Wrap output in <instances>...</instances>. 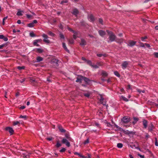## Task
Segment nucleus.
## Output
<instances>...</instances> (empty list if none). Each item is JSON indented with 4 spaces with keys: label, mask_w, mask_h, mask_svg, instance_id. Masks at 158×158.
Wrapping results in <instances>:
<instances>
[{
    "label": "nucleus",
    "mask_w": 158,
    "mask_h": 158,
    "mask_svg": "<svg viewBox=\"0 0 158 158\" xmlns=\"http://www.w3.org/2000/svg\"><path fill=\"white\" fill-rule=\"evenodd\" d=\"M106 32L109 35V40L108 41V42H110L115 41L116 39V36L115 34L112 31H110L108 30H106Z\"/></svg>",
    "instance_id": "f257e3e1"
},
{
    "label": "nucleus",
    "mask_w": 158,
    "mask_h": 158,
    "mask_svg": "<svg viewBox=\"0 0 158 158\" xmlns=\"http://www.w3.org/2000/svg\"><path fill=\"white\" fill-rule=\"evenodd\" d=\"M67 28L70 31L72 32L74 34L73 35V38L74 39H75L77 38V32L73 30L69 27H67Z\"/></svg>",
    "instance_id": "f03ea898"
},
{
    "label": "nucleus",
    "mask_w": 158,
    "mask_h": 158,
    "mask_svg": "<svg viewBox=\"0 0 158 158\" xmlns=\"http://www.w3.org/2000/svg\"><path fill=\"white\" fill-rule=\"evenodd\" d=\"M42 36H43V37L44 38L43 40V41L44 42L47 44H49L50 43V41L48 39V37L47 35H46L45 34H43L42 35Z\"/></svg>",
    "instance_id": "7ed1b4c3"
},
{
    "label": "nucleus",
    "mask_w": 158,
    "mask_h": 158,
    "mask_svg": "<svg viewBox=\"0 0 158 158\" xmlns=\"http://www.w3.org/2000/svg\"><path fill=\"white\" fill-rule=\"evenodd\" d=\"M62 143L65 144L68 147L70 146V143L68 142V141L65 138H63L62 140Z\"/></svg>",
    "instance_id": "20e7f679"
},
{
    "label": "nucleus",
    "mask_w": 158,
    "mask_h": 158,
    "mask_svg": "<svg viewBox=\"0 0 158 158\" xmlns=\"http://www.w3.org/2000/svg\"><path fill=\"white\" fill-rule=\"evenodd\" d=\"M129 62L127 61H124L122 64V67L123 69H126L129 64Z\"/></svg>",
    "instance_id": "39448f33"
},
{
    "label": "nucleus",
    "mask_w": 158,
    "mask_h": 158,
    "mask_svg": "<svg viewBox=\"0 0 158 158\" xmlns=\"http://www.w3.org/2000/svg\"><path fill=\"white\" fill-rule=\"evenodd\" d=\"M79 13V11L77 8H74L72 12V14L75 16L76 17H77Z\"/></svg>",
    "instance_id": "423d86ee"
},
{
    "label": "nucleus",
    "mask_w": 158,
    "mask_h": 158,
    "mask_svg": "<svg viewBox=\"0 0 158 158\" xmlns=\"http://www.w3.org/2000/svg\"><path fill=\"white\" fill-rule=\"evenodd\" d=\"M88 20L92 22H93L95 20V18L94 16L92 14L89 15L88 16Z\"/></svg>",
    "instance_id": "0eeeda50"
},
{
    "label": "nucleus",
    "mask_w": 158,
    "mask_h": 158,
    "mask_svg": "<svg viewBox=\"0 0 158 158\" xmlns=\"http://www.w3.org/2000/svg\"><path fill=\"white\" fill-rule=\"evenodd\" d=\"M37 21L36 20H34L32 23H29L27 24V26L30 27H32L34 26V24L36 23Z\"/></svg>",
    "instance_id": "6e6552de"
},
{
    "label": "nucleus",
    "mask_w": 158,
    "mask_h": 158,
    "mask_svg": "<svg viewBox=\"0 0 158 158\" xmlns=\"http://www.w3.org/2000/svg\"><path fill=\"white\" fill-rule=\"evenodd\" d=\"M122 121L125 123H127L130 121L129 118L126 117H123L122 119Z\"/></svg>",
    "instance_id": "1a4fd4ad"
},
{
    "label": "nucleus",
    "mask_w": 158,
    "mask_h": 158,
    "mask_svg": "<svg viewBox=\"0 0 158 158\" xmlns=\"http://www.w3.org/2000/svg\"><path fill=\"white\" fill-rule=\"evenodd\" d=\"M6 131H8L10 134V135H12L14 133V131L13 129L10 127H7L6 128Z\"/></svg>",
    "instance_id": "9d476101"
},
{
    "label": "nucleus",
    "mask_w": 158,
    "mask_h": 158,
    "mask_svg": "<svg viewBox=\"0 0 158 158\" xmlns=\"http://www.w3.org/2000/svg\"><path fill=\"white\" fill-rule=\"evenodd\" d=\"M136 43V41H130L129 42V43L128 44V45L130 46H132L135 45V44Z\"/></svg>",
    "instance_id": "9b49d317"
},
{
    "label": "nucleus",
    "mask_w": 158,
    "mask_h": 158,
    "mask_svg": "<svg viewBox=\"0 0 158 158\" xmlns=\"http://www.w3.org/2000/svg\"><path fill=\"white\" fill-rule=\"evenodd\" d=\"M98 33L99 35L102 37L103 36L106 34L105 32L104 31L102 30H99L98 31Z\"/></svg>",
    "instance_id": "f8f14e48"
},
{
    "label": "nucleus",
    "mask_w": 158,
    "mask_h": 158,
    "mask_svg": "<svg viewBox=\"0 0 158 158\" xmlns=\"http://www.w3.org/2000/svg\"><path fill=\"white\" fill-rule=\"evenodd\" d=\"M86 41L83 39H81V42L80 43V45L81 46H84L86 44Z\"/></svg>",
    "instance_id": "ddd939ff"
},
{
    "label": "nucleus",
    "mask_w": 158,
    "mask_h": 158,
    "mask_svg": "<svg viewBox=\"0 0 158 158\" xmlns=\"http://www.w3.org/2000/svg\"><path fill=\"white\" fill-rule=\"evenodd\" d=\"M143 124L144 128H146L148 125L147 121L146 120H143Z\"/></svg>",
    "instance_id": "4468645a"
},
{
    "label": "nucleus",
    "mask_w": 158,
    "mask_h": 158,
    "mask_svg": "<svg viewBox=\"0 0 158 158\" xmlns=\"http://www.w3.org/2000/svg\"><path fill=\"white\" fill-rule=\"evenodd\" d=\"M100 98L99 99H100V102L103 104V105H105L106 103H105L103 102V101L104 100V98H103V97L102 95H100Z\"/></svg>",
    "instance_id": "2eb2a0df"
},
{
    "label": "nucleus",
    "mask_w": 158,
    "mask_h": 158,
    "mask_svg": "<svg viewBox=\"0 0 158 158\" xmlns=\"http://www.w3.org/2000/svg\"><path fill=\"white\" fill-rule=\"evenodd\" d=\"M58 128L60 132L62 133H64L66 131L61 126H58Z\"/></svg>",
    "instance_id": "dca6fc26"
},
{
    "label": "nucleus",
    "mask_w": 158,
    "mask_h": 158,
    "mask_svg": "<svg viewBox=\"0 0 158 158\" xmlns=\"http://www.w3.org/2000/svg\"><path fill=\"white\" fill-rule=\"evenodd\" d=\"M123 40L122 39H116L115 41L119 43H121L123 42Z\"/></svg>",
    "instance_id": "f3484780"
},
{
    "label": "nucleus",
    "mask_w": 158,
    "mask_h": 158,
    "mask_svg": "<svg viewBox=\"0 0 158 158\" xmlns=\"http://www.w3.org/2000/svg\"><path fill=\"white\" fill-rule=\"evenodd\" d=\"M81 78L83 79V80H84L86 83H88L90 81V80L88 78L85 77H81Z\"/></svg>",
    "instance_id": "a211bd4d"
},
{
    "label": "nucleus",
    "mask_w": 158,
    "mask_h": 158,
    "mask_svg": "<svg viewBox=\"0 0 158 158\" xmlns=\"http://www.w3.org/2000/svg\"><path fill=\"white\" fill-rule=\"evenodd\" d=\"M81 77H82V76H81L80 77H78L77 78V80L76 81L77 82H81V81L83 80V79L81 78Z\"/></svg>",
    "instance_id": "6ab92c4d"
},
{
    "label": "nucleus",
    "mask_w": 158,
    "mask_h": 158,
    "mask_svg": "<svg viewBox=\"0 0 158 158\" xmlns=\"http://www.w3.org/2000/svg\"><path fill=\"white\" fill-rule=\"evenodd\" d=\"M43 60V58L41 57L40 56H38L36 58V61L37 62H40L42 61Z\"/></svg>",
    "instance_id": "aec40b11"
},
{
    "label": "nucleus",
    "mask_w": 158,
    "mask_h": 158,
    "mask_svg": "<svg viewBox=\"0 0 158 158\" xmlns=\"http://www.w3.org/2000/svg\"><path fill=\"white\" fill-rule=\"evenodd\" d=\"M120 98L126 102H127L128 101V99L127 98H126L123 96H121L120 97Z\"/></svg>",
    "instance_id": "412c9836"
},
{
    "label": "nucleus",
    "mask_w": 158,
    "mask_h": 158,
    "mask_svg": "<svg viewBox=\"0 0 158 158\" xmlns=\"http://www.w3.org/2000/svg\"><path fill=\"white\" fill-rule=\"evenodd\" d=\"M62 46H63V48L66 51L68 52H69V51L68 49L66 46L65 44L64 43H62Z\"/></svg>",
    "instance_id": "4be33fe9"
},
{
    "label": "nucleus",
    "mask_w": 158,
    "mask_h": 158,
    "mask_svg": "<svg viewBox=\"0 0 158 158\" xmlns=\"http://www.w3.org/2000/svg\"><path fill=\"white\" fill-rule=\"evenodd\" d=\"M38 42L36 40H34L33 42V44L34 45L36 46H39L40 45L38 44Z\"/></svg>",
    "instance_id": "5701e85b"
},
{
    "label": "nucleus",
    "mask_w": 158,
    "mask_h": 158,
    "mask_svg": "<svg viewBox=\"0 0 158 158\" xmlns=\"http://www.w3.org/2000/svg\"><path fill=\"white\" fill-rule=\"evenodd\" d=\"M13 125L14 126L17 125L19 126L20 125V122L18 121H14L13 122Z\"/></svg>",
    "instance_id": "b1692460"
},
{
    "label": "nucleus",
    "mask_w": 158,
    "mask_h": 158,
    "mask_svg": "<svg viewBox=\"0 0 158 158\" xmlns=\"http://www.w3.org/2000/svg\"><path fill=\"white\" fill-rule=\"evenodd\" d=\"M102 75L103 76L106 77L107 76V73L105 71H102Z\"/></svg>",
    "instance_id": "393cba45"
},
{
    "label": "nucleus",
    "mask_w": 158,
    "mask_h": 158,
    "mask_svg": "<svg viewBox=\"0 0 158 158\" xmlns=\"http://www.w3.org/2000/svg\"><path fill=\"white\" fill-rule=\"evenodd\" d=\"M17 69H18L19 70H21L22 69H25V67L24 66H17Z\"/></svg>",
    "instance_id": "a878e982"
},
{
    "label": "nucleus",
    "mask_w": 158,
    "mask_h": 158,
    "mask_svg": "<svg viewBox=\"0 0 158 158\" xmlns=\"http://www.w3.org/2000/svg\"><path fill=\"white\" fill-rule=\"evenodd\" d=\"M81 158H91V155L89 154H88V156H81Z\"/></svg>",
    "instance_id": "bb28decb"
},
{
    "label": "nucleus",
    "mask_w": 158,
    "mask_h": 158,
    "mask_svg": "<svg viewBox=\"0 0 158 158\" xmlns=\"http://www.w3.org/2000/svg\"><path fill=\"white\" fill-rule=\"evenodd\" d=\"M48 34L50 36L53 37L55 36V35L51 31H49L48 32Z\"/></svg>",
    "instance_id": "cd10ccee"
},
{
    "label": "nucleus",
    "mask_w": 158,
    "mask_h": 158,
    "mask_svg": "<svg viewBox=\"0 0 158 158\" xmlns=\"http://www.w3.org/2000/svg\"><path fill=\"white\" fill-rule=\"evenodd\" d=\"M123 144L122 143H118L117 144V147L119 148H121L123 147Z\"/></svg>",
    "instance_id": "c85d7f7f"
},
{
    "label": "nucleus",
    "mask_w": 158,
    "mask_h": 158,
    "mask_svg": "<svg viewBox=\"0 0 158 158\" xmlns=\"http://www.w3.org/2000/svg\"><path fill=\"white\" fill-rule=\"evenodd\" d=\"M114 74L117 77H120V75L119 73L117 71H115L114 72Z\"/></svg>",
    "instance_id": "c756f323"
},
{
    "label": "nucleus",
    "mask_w": 158,
    "mask_h": 158,
    "mask_svg": "<svg viewBox=\"0 0 158 158\" xmlns=\"http://www.w3.org/2000/svg\"><path fill=\"white\" fill-rule=\"evenodd\" d=\"M36 51L38 53H41L43 52V50L40 48H37L36 49Z\"/></svg>",
    "instance_id": "7c9ffc66"
},
{
    "label": "nucleus",
    "mask_w": 158,
    "mask_h": 158,
    "mask_svg": "<svg viewBox=\"0 0 158 158\" xmlns=\"http://www.w3.org/2000/svg\"><path fill=\"white\" fill-rule=\"evenodd\" d=\"M30 35L31 37H34L36 36V35L34 34L33 31H32L30 33Z\"/></svg>",
    "instance_id": "2f4dec72"
},
{
    "label": "nucleus",
    "mask_w": 158,
    "mask_h": 158,
    "mask_svg": "<svg viewBox=\"0 0 158 158\" xmlns=\"http://www.w3.org/2000/svg\"><path fill=\"white\" fill-rule=\"evenodd\" d=\"M19 118H23L24 119H26L27 118V116L26 115H20Z\"/></svg>",
    "instance_id": "473e14b6"
},
{
    "label": "nucleus",
    "mask_w": 158,
    "mask_h": 158,
    "mask_svg": "<svg viewBox=\"0 0 158 158\" xmlns=\"http://www.w3.org/2000/svg\"><path fill=\"white\" fill-rule=\"evenodd\" d=\"M23 11H18L17 13V15L18 16H22L23 15V14H22V12Z\"/></svg>",
    "instance_id": "72a5a7b5"
},
{
    "label": "nucleus",
    "mask_w": 158,
    "mask_h": 158,
    "mask_svg": "<svg viewBox=\"0 0 158 158\" xmlns=\"http://www.w3.org/2000/svg\"><path fill=\"white\" fill-rule=\"evenodd\" d=\"M86 62L87 63L89 64V65H90L91 66H92V62L90 60H87L86 61Z\"/></svg>",
    "instance_id": "f704fd0d"
},
{
    "label": "nucleus",
    "mask_w": 158,
    "mask_h": 158,
    "mask_svg": "<svg viewBox=\"0 0 158 158\" xmlns=\"http://www.w3.org/2000/svg\"><path fill=\"white\" fill-rule=\"evenodd\" d=\"M56 146L58 148L61 146V144L59 142V141H58L57 142Z\"/></svg>",
    "instance_id": "c9c22d12"
},
{
    "label": "nucleus",
    "mask_w": 158,
    "mask_h": 158,
    "mask_svg": "<svg viewBox=\"0 0 158 158\" xmlns=\"http://www.w3.org/2000/svg\"><path fill=\"white\" fill-rule=\"evenodd\" d=\"M92 68L97 69L98 68V66L97 65L92 64V66H91Z\"/></svg>",
    "instance_id": "e433bc0d"
},
{
    "label": "nucleus",
    "mask_w": 158,
    "mask_h": 158,
    "mask_svg": "<svg viewBox=\"0 0 158 158\" xmlns=\"http://www.w3.org/2000/svg\"><path fill=\"white\" fill-rule=\"evenodd\" d=\"M69 43L70 44H73L74 42V40L72 39H70L69 40Z\"/></svg>",
    "instance_id": "4c0bfd02"
},
{
    "label": "nucleus",
    "mask_w": 158,
    "mask_h": 158,
    "mask_svg": "<svg viewBox=\"0 0 158 158\" xmlns=\"http://www.w3.org/2000/svg\"><path fill=\"white\" fill-rule=\"evenodd\" d=\"M99 22L102 25H103V20L102 19L100 18L99 19Z\"/></svg>",
    "instance_id": "58836bf2"
},
{
    "label": "nucleus",
    "mask_w": 158,
    "mask_h": 158,
    "mask_svg": "<svg viewBox=\"0 0 158 158\" xmlns=\"http://www.w3.org/2000/svg\"><path fill=\"white\" fill-rule=\"evenodd\" d=\"M97 55L99 57H101L102 56H105L106 54H97Z\"/></svg>",
    "instance_id": "ea45409f"
},
{
    "label": "nucleus",
    "mask_w": 158,
    "mask_h": 158,
    "mask_svg": "<svg viewBox=\"0 0 158 158\" xmlns=\"http://www.w3.org/2000/svg\"><path fill=\"white\" fill-rule=\"evenodd\" d=\"M89 139H88L84 142V144H86L89 143Z\"/></svg>",
    "instance_id": "a19ab883"
},
{
    "label": "nucleus",
    "mask_w": 158,
    "mask_h": 158,
    "mask_svg": "<svg viewBox=\"0 0 158 158\" xmlns=\"http://www.w3.org/2000/svg\"><path fill=\"white\" fill-rule=\"evenodd\" d=\"M26 16L27 18L29 19H31V18L32 17V15L28 14H27Z\"/></svg>",
    "instance_id": "79ce46f5"
},
{
    "label": "nucleus",
    "mask_w": 158,
    "mask_h": 158,
    "mask_svg": "<svg viewBox=\"0 0 158 158\" xmlns=\"http://www.w3.org/2000/svg\"><path fill=\"white\" fill-rule=\"evenodd\" d=\"M66 150L65 148H62L60 151V152H64Z\"/></svg>",
    "instance_id": "37998d69"
},
{
    "label": "nucleus",
    "mask_w": 158,
    "mask_h": 158,
    "mask_svg": "<svg viewBox=\"0 0 158 158\" xmlns=\"http://www.w3.org/2000/svg\"><path fill=\"white\" fill-rule=\"evenodd\" d=\"M84 95L85 96L87 97H89L90 96V94L88 93H85Z\"/></svg>",
    "instance_id": "c03bdc74"
},
{
    "label": "nucleus",
    "mask_w": 158,
    "mask_h": 158,
    "mask_svg": "<svg viewBox=\"0 0 158 158\" xmlns=\"http://www.w3.org/2000/svg\"><path fill=\"white\" fill-rule=\"evenodd\" d=\"M147 36H145L143 37H142L141 38V40L142 41H144V40L147 39Z\"/></svg>",
    "instance_id": "a18cd8bd"
},
{
    "label": "nucleus",
    "mask_w": 158,
    "mask_h": 158,
    "mask_svg": "<svg viewBox=\"0 0 158 158\" xmlns=\"http://www.w3.org/2000/svg\"><path fill=\"white\" fill-rule=\"evenodd\" d=\"M60 36L61 39H64V36L63 34L62 33H60Z\"/></svg>",
    "instance_id": "49530a36"
},
{
    "label": "nucleus",
    "mask_w": 158,
    "mask_h": 158,
    "mask_svg": "<svg viewBox=\"0 0 158 158\" xmlns=\"http://www.w3.org/2000/svg\"><path fill=\"white\" fill-rule=\"evenodd\" d=\"M153 54L156 57L158 58V52H154Z\"/></svg>",
    "instance_id": "de8ad7c7"
},
{
    "label": "nucleus",
    "mask_w": 158,
    "mask_h": 158,
    "mask_svg": "<svg viewBox=\"0 0 158 158\" xmlns=\"http://www.w3.org/2000/svg\"><path fill=\"white\" fill-rule=\"evenodd\" d=\"M68 2V1L67 0H65V1H62L61 2V4H63L64 3H67Z\"/></svg>",
    "instance_id": "09e8293b"
},
{
    "label": "nucleus",
    "mask_w": 158,
    "mask_h": 158,
    "mask_svg": "<svg viewBox=\"0 0 158 158\" xmlns=\"http://www.w3.org/2000/svg\"><path fill=\"white\" fill-rule=\"evenodd\" d=\"M140 44V46L142 47H144L145 46V44H143V43L141 42H139Z\"/></svg>",
    "instance_id": "8fccbe9b"
},
{
    "label": "nucleus",
    "mask_w": 158,
    "mask_h": 158,
    "mask_svg": "<svg viewBox=\"0 0 158 158\" xmlns=\"http://www.w3.org/2000/svg\"><path fill=\"white\" fill-rule=\"evenodd\" d=\"M155 139H156V141H155V145L156 146H158V142H157V141L156 138H155Z\"/></svg>",
    "instance_id": "3c124183"
},
{
    "label": "nucleus",
    "mask_w": 158,
    "mask_h": 158,
    "mask_svg": "<svg viewBox=\"0 0 158 158\" xmlns=\"http://www.w3.org/2000/svg\"><path fill=\"white\" fill-rule=\"evenodd\" d=\"M138 155L140 157L142 158H144V155H140V154L138 153Z\"/></svg>",
    "instance_id": "603ef678"
},
{
    "label": "nucleus",
    "mask_w": 158,
    "mask_h": 158,
    "mask_svg": "<svg viewBox=\"0 0 158 158\" xmlns=\"http://www.w3.org/2000/svg\"><path fill=\"white\" fill-rule=\"evenodd\" d=\"M3 39L5 41H6L8 40L7 38L5 36L4 37V38H3Z\"/></svg>",
    "instance_id": "864d4df0"
},
{
    "label": "nucleus",
    "mask_w": 158,
    "mask_h": 158,
    "mask_svg": "<svg viewBox=\"0 0 158 158\" xmlns=\"http://www.w3.org/2000/svg\"><path fill=\"white\" fill-rule=\"evenodd\" d=\"M46 139L49 141H51L52 140V137L49 138H47Z\"/></svg>",
    "instance_id": "5fc2aeb1"
},
{
    "label": "nucleus",
    "mask_w": 158,
    "mask_h": 158,
    "mask_svg": "<svg viewBox=\"0 0 158 158\" xmlns=\"http://www.w3.org/2000/svg\"><path fill=\"white\" fill-rule=\"evenodd\" d=\"M145 45L148 48H149L150 47V45L149 44H147V43H145Z\"/></svg>",
    "instance_id": "6e6d98bb"
},
{
    "label": "nucleus",
    "mask_w": 158,
    "mask_h": 158,
    "mask_svg": "<svg viewBox=\"0 0 158 158\" xmlns=\"http://www.w3.org/2000/svg\"><path fill=\"white\" fill-rule=\"evenodd\" d=\"M5 44H2L0 45V49H2L5 46Z\"/></svg>",
    "instance_id": "4d7b16f0"
},
{
    "label": "nucleus",
    "mask_w": 158,
    "mask_h": 158,
    "mask_svg": "<svg viewBox=\"0 0 158 158\" xmlns=\"http://www.w3.org/2000/svg\"><path fill=\"white\" fill-rule=\"evenodd\" d=\"M134 121L136 122H137L138 121V119L136 117H134Z\"/></svg>",
    "instance_id": "13d9d810"
},
{
    "label": "nucleus",
    "mask_w": 158,
    "mask_h": 158,
    "mask_svg": "<svg viewBox=\"0 0 158 158\" xmlns=\"http://www.w3.org/2000/svg\"><path fill=\"white\" fill-rule=\"evenodd\" d=\"M107 126L110 127H112V125L110 124V123H107Z\"/></svg>",
    "instance_id": "bf43d9fd"
},
{
    "label": "nucleus",
    "mask_w": 158,
    "mask_h": 158,
    "mask_svg": "<svg viewBox=\"0 0 158 158\" xmlns=\"http://www.w3.org/2000/svg\"><path fill=\"white\" fill-rule=\"evenodd\" d=\"M149 137V135L147 133L146 134V136H145V138L147 139H148Z\"/></svg>",
    "instance_id": "052dcab7"
},
{
    "label": "nucleus",
    "mask_w": 158,
    "mask_h": 158,
    "mask_svg": "<svg viewBox=\"0 0 158 158\" xmlns=\"http://www.w3.org/2000/svg\"><path fill=\"white\" fill-rule=\"evenodd\" d=\"M4 36L3 35H0V39H3Z\"/></svg>",
    "instance_id": "680f3d73"
},
{
    "label": "nucleus",
    "mask_w": 158,
    "mask_h": 158,
    "mask_svg": "<svg viewBox=\"0 0 158 158\" xmlns=\"http://www.w3.org/2000/svg\"><path fill=\"white\" fill-rule=\"evenodd\" d=\"M17 23L19 24H20L21 23V21L20 20H18Z\"/></svg>",
    "instance_id": "e2e57ef3"
},
{
    "label": "nucleus",
    "mask_w": 158,
    "mask_h": 158,
    "mask_svg": "<svg viewBox=\"0 0 158 158\" xmlns=\"http://www.w3.org/2000/svg\"><path fill=\"white\" fill-rule=\"evenodd\" d=\"M38 42H40L42 41V40L41 39H39L37 40H36Z\"/></svg>",
    "instance_id": "0e129e2a"
},
{
    "label": "nucleus",
    "mask_w": 158,
    "mask_h": 158,
    "mask_svg": "<svg viewBox=\"0 0 158 158\" xmlns=\"http://www.w3.org/2000/svg\"><path fill=\"white\" fill-rule=\"evenodd\" d=\"M82 60H85V61L86 62V61L87 60L84 57H82Z\"/></svg>",
    "instance_id": "69168bd1"
},
{
    "label": "nucleus",
    "mask_w": 158,
    "mask_h": 158,
    "mask_svg": "<svg viewBox=\"0 0 158 158\" xmlns=\"http://www.w3.org/2000/svg\"><path fill=\"white\" fill-rule=\"evenodd\" d=\"M59 27L61 29H63V26L61 24H60V25Z\"/></svg>",
    "instance_id": "338daca9"
},
{
    "label": "nucleus",
    "mask_w": 158,
    "mask_h": 158,
    "mask_svg": "<svg viewBox=\"0 0 158 158\" xmlns=\"http://www.w3.org/2000/svg\"><path fill=\"white\" fill-rule=\"evenodd\" d=\"M155 29L156 30H158V26H156L155 27Z\"/></svg>",
    "instance_id": "774afa93"
}]
</instances>
